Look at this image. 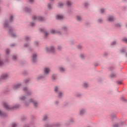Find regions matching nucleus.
<instances>
[{
  "label": "nucleus",
  "instance_id": "obj_1",
  "mask_svg": "<svg viewBox=\"0 0 127 127\" xmlns=\"http://www.w3.org/2000/svg\"><path fill=\"white\" fill-rule=\"evenodd\" d=\"M13 15H11L9 21L7 19L5 20L3 25L4 28H8V33L11 34L12 37H13V38H15V37H16V35L13 33V28L9 25V23H11V22L13 21Z\"/></svg>",
  "mask_w": 127,
  "mask_h": 127
},
{
  "label": "nucleus",
  "instance_id": "obj_2",
  "mask_svg": "<svg viewBox=\"0 0 127 127\" xmlns=\"http://www.w3.org/2000/svg\"><path fill=\"white\" fill-rule=\"evenodd\" d=\"M3 106L7 110V111H11V110H16V109H18L19 107H20V105L19 104H16L14 106H10L8 105V103L6 102L3 103Z\"/></svg>",
  "mask_w": 127,
  "mask_h": 127
},
{
  "label": "nucleus",
  "instance_id": "obj_3",
  "mask_svg": "<svg viewBox=\"0 0 127 127\" xmlns=\"http://www.w3.org/2000/svg\"><path fill=\"white\" fill-rule=\"evenodd\" d=\"M29 103H31V104H32L34 109H35L36 110H37L38 109L39 107V103L38 102V101L34 100L33 98H31L29 99Z\"/></svg>",
  "mask_w": 127,
  "mask_h": 127
},
{
  "label": "nucleus",
  "instance_id": "obj_4",
  "mask_svg": "<svg viewBox=\"0 0 127 127\" xmlns=\"http://www.w3.org/2000/svg\"><path fill=\"white\" fill-rule=\"evenodd\" d=\"M60 126H61V124H60V123L50 124L49 123L46 122L44 125V127H60Z\"/></svg>",
  "mask_w": 127,
  "mask_h": 127
},
{
  "label": "nucleus",
  "instance_id": "obj_5",
  "mask_svg": "<svg viewBox=\"0 0 127 127\" xmlns=\"http://www.w3.org/2000/svg\"><path fill=\"white\" fill-rule=\"evenodd\" d=\"M32 19L34 20V21H44L45 19L44 18V17H42L41 16H36L34 15L32 16Z\"/></svg>",
  "mask_w": 127,
  "mask_h": 127
},
{
  "label": "nucleus",
  "instance_id": "obj_6",
  "mask_svg": "<svg viewBox=\"0 0 127 127\" xmlns=\"http://www.w3.org/2000/svg\"><path fill=\"white\" fill-rule=\"evenodd\" d=\"M23 91L27 94L28 96H31L33 94L31 90L28 89L27 87H24L23 88Z\"/></svg>",
  "mask_w": 127,
  "mask_h": 127
},
{
  "label": "nucleus",
  "instance_id": "obj_7",
  "mask_svg": "<svg viewBox=\"0 0 127 127\" xmlns=\"http://www.w3.org/2000/svg\"><path fill=\"white\" fill-rule=\"evenodd\" d=\"M46 51L48 53H54L55 52V48L54 46L46 47Z\"/></svg>",
  "mask_w": 127,
  "mask_h": 127
},
{
  "label": "nucleus",
  "instance_id": "obj_8",
  "mask_svg": "<svg viewBox=\"0 0 127 127\" xmlns=\"http://www.w3.org/2000/svg\"><path fill=\"white\" fill-rule=\"evenodd\" d=\"M47 76L44 74H40L38 75L36 78L37 81H40V80H46Z\"/></svg>",
  "mask_w": 127,
  "mask_h": 127
},
{
  "label": "nucleus",
  "instance_id": "obj_9",
  "mask_svg": "<svg viewBox=\"0 0 127 127\" xmlns=\"http://www.w3.org/2000/svg\"><path fill=\"white\" fill-rule=\"evenodd\" d=\"M37 57H38L37 54L34 53L32 54L31 59L32 63H36V62H37Z\"/></svg>",
  "mask_w": 127,
  "mask_h": 127
},
{
  "label": "nucleus",
  "instance_id": "obj_10",
  "mask_svg": "<svg viewBox=\"0 0 127 127\" xmlns=\"http://www.w3.org/2000/svg\"><path fill=\"white\" fill-rule=\"evenodd\" d=\"M9 76V74L8 73H3L0 77V83L2 81V80H5L7 79Z\"/></svg>",
  "mask_w": 127,
  "mask_h": 127
},
{
  "label": "nucleus",
  "instance_id": "obj_11",
  "mask_svg": "<svg viewBox=\"0 0 127 127\" xmlns=\"http://www.w3.org/2000/svg\"><path fill=\"white\" fill-rule=\"evenodd\" d=\"M107 20L108 22H113L115 20V16L114 15H110L108 16Z\"/></svg>",
  "mask_w": 127,
  "mask_h": 127
},
{
  "label": "nucleus",
  "instance_id": "obj_12",
  "mask_svg": "<svg viewBox=\"0 0 127 127\" xmlns=\"http://www.w3.org/2000/svg\"><path fill=\"white\" fill-rule=\"evenodd\" d=\"M87 112V110L85 108L81 109L79 111V116H81V117L84 116L85 114H86Z\"/></svg>",
  "mask_w": 127,
  "mask_h": 127
},
{
  "label": "nucleus",
  "instance_id": "obj_13",
  "mask_svg": "<svg viewBox=\"0 0 127 127\" xmlns=\"http://www.w3.org/2000/svg\"><path fill=\"white\" fill-rule=\"evenodd\" d=\"M40 31L41 32H44L45 37H47L49 34V33H48V32H47V30H46V29L45 28L40 29Z\"/></svg>",
  "mask_w": 127,
  "mask_h": 127
},
{
  "label": "nucleus",
  "instance_id": "obj_14",
  "mask_svg": "<svg viewBox=\"0 0 127 127\" xmlns=\"http://www.w3.org/2000/svg\"><path fill=\"white\" fill-rule=\"evenodd\" d=\"M50 72V68L48 67H46L45 68L44 70V75H45V76H47V75L49 74Z\"/></svg>",
  "mask_w": 127,
  "mask_h": 127
},
{
  "label": "nucleus",
  "instance_id": "obj_15",
  "mask_svg": "<svg viewBox=\"0 0 127 127\" xmlns=\"http://www.w3.org/2000/svg\"><path fill=\"white\" fill-rule=\"evenodd\" d=\"M21 87V83H19L13 86V90H18Z\"/></svg>",
  "mask_w": 127,
  "mask_h": 127
},
{
  "label": "nucleus",
  "instance_id": "obj_16",
  "mask_svg": "<svg viewBox=\"0 0 127 127\" xmlns=\"http://www.w3.org/2000/svg\"><path fill=\"white\" fill-rule=\"evenodd\" d=\"M59 71L61 72V73H65L66 71V69H65V67L63 66H60L59 67Z\"/></svg>",
  "mask_w": 127,
  "mask_h": 127
},
{
  "label": "nucleus",
  "instance_id": "obj_17",
  "mask_svg": "<svg viewBox=\"0 0 127 127\" xmlns=\"http://www.w3.org/2000/svg\"><path fill=\"white\" fill-rule=\"evenodd\" d=\"M89 83L87 82H84L82 84V87L84 89H88L89 88Z\"/></svg>",
  "mask_w": 127,
  "mask_h": 127
},
{
  "label": "nucleus",
  "instance_id": "obj_18",
  "mask_svg": "<svg viewBox=\"0 0 127 127\" xmlns=\"http://www.w3.org/2000/svg\"><path fill=\"white\" fill-rule=\"evenodd\" d=\"M0 117H1V118H5V117H7V114L0 110Z\"/></svg>",
  "mask_w": 127,
  "mask_h": 127
},
{
  "label": "nucleus",
  "instance_id": "obj_19",
  "mask_svg": "<svg viewBox=\"0 0 127 127\" xmlns=\"http://www.w3.org/2000/svg\"><path fill=\"white\" fill-rule=\"evenodd\" d=\"M61 29L64 31H67L68 30V26L67 25H63L62 26Z\"/></svg>",
  "mask_w": 127,
  "mask_h": 127
},
{
  "label": "nucleus",
  "instance_id": "obj_20",
  "mask_svg": "<svg viewBox=\"0 0 127 127\" xmlns=\"http://www.w3.org/2000/svg\"><path fill=\"white\" fill-rule=\"evenodd\" d=\"M125 124V122H121L119 124H116L113 126V127H121Z\"/></svg>",
  "mask_w": 127,
  "mask_h": 127
},
{
  "label": "nucleus",
  "instance_id": "obj_21",
  "mask_svg": "<svg viewBox=\"0 0 127 127\" xmlns=\"http://www.w3.org/2000/svg\"><path fill=\"white\" fill-rule=\"evenodd\" d=\"M64 6V2L62 1L59 2L58 4V7H59V8H62V7H63Z\"/></svg>",
  "mask_w": 127,
  "mask_h": 127
},
{
  "label": "nucleus",
  "instance_id": "obj_22",
  "mask_svg": "<svg viewBox=\"0 0 127 127\" xmlns=\"http://www.w3.org/2000/svg\"><path fill=\"white\" fill-rule=\"evenodd\" d=\"M48 119H49L48 115L45 114L43 116L42 121L43 122H46Z\"/></svg>",
  "mask_w": 127,
  "mask_h": 127
},
{
  "label": "nucleus",
  "instance_id": "obj_23",
  "mask_svg": "<svg viewBox=\"0 0 127 127\" xmlns=\"http://www.w3.org/2000/svg\"><path fill=\"white\" fill-rule=\"evenodd\" d=\"M60 91V86H55L54 88V91L56 93H58V92Z\"/></svg>",
  "mask_w": 127,
  "mask_h": 127
},
{
  "label": "nucleus",
  "instance_id": "obj_24",
  "mask_svg": "<svg viewBox=\"0 0 127 127\" xmlns=\"http://www.w3.org/2000/svg\"><path fill=\"white\" fill-rule=\"evenodd\" d=\"M11 59L12 60H13V61H17V56H16V55H12Z\"/></svg>",
  "mask_w": 127,
  "mask_h": 127
},
{
  "label": "nucleus",
  "instance_id": "obj_25",
  "mask_svg": "<svg viewBox=\"0 0 127 127\" xmlns=\"http://www.w3.org/2000/svg\"><path fill=\"white\" fill-rule=\"evenodd\" d=\"M68 124H75V119H74V118H70L68 120Z\"/></svg>",
  "mask_w": 127,
  "mask_h": 127
},
{
  "label": "nucleus",
  "instance_id": "obj_26",
  "mask_svg": "<svg viewBox=\"0 0 127 127\" xmlns=\"http://www.w3.org/2000/svg\"><path fill=\"white\" fill-rule=\"evenodd\" d=\"M111 118L112 119V122H114L115 119H117V115L115 114H111Z\"/></svg>",
  "mask_w": 127,
  "mask_h": 127
},
{
  "label": "nucleus",
  "instance_id": "obj_27",
  "mask_svg": "<svg viewBox=\"0 0 127 127\" xmlns=\"http://www.w3.org/2000/svg\"><path fill=\"white\" fill-rule=\"evenodd\" d=\"M52 79L53 81H56V80H57V75L56 74H52Z\"/></svg>",
  "mask_w": 127,
  "mask_h": 127
},
{
  "label": "nucleus",
  "instance_id": "obj_28",
  "mask_svg": "<svg viewBox=\"0 0 127 127\" xmlns=\"http://www.w3.org/2000/svg\"><path fill=\"white\" fill-rule=\"evenodd\" d=\"M23 9L25 12H30V11H31V9L30 8H28V7H24Z\"/></svg>",
  "mask_w": 127,
  "mask_h": 127
},
{
  "label": "nucleus",
  "instance_id": "obj_29",
  "mask_svg": "<svg viewBox=\"0 0 127 127\" xmlns=\"http://www.w3.org/2000/svg\"><path fill=\"white\" fill-rule=\"evenodd\" d=\"M120 52H121V53H125V56H126V57H127V50H126V49H125V48L122 49L120 51Z\"/></svg>",
  "mask_w": 127,
  "mask_h": 127
},
{
  "label": "nucleus",
  "instance_id": "obj_30",
  "mask_svg": "<svg viewBox=\"0 0 127 127\" xmlns=\"http://www.w3.org/2000/svg\"><path fill=\"white\" fill-rule=\"evenodd\" d=\"M56 34H58V35H62L63 33H62V31H61V30H56Z\"/></svg>",
  "mask_w": 127,
  "mask_h": 127
},
{
  "label": "nucleus",
  "instance_id": "obj_31",
  "mask_svg": "<svg viewBox=\"0 0 127 127\" xmlns=\"http://www.w3.org/2000/svg\"><path fill=\"white\" fill-rule=\"evenodd\" d=\"M63 15H57V19L58 20H61V19H63Z\"/></svg>",
  "mask_w": 127,
  "mask_h": 127
},
{
  "label": "nucleus",
  "instance_id": "obj_32",
  "mask_svg": "<svg viewBox=\"0 0 127 127\" xmlns=\"http://www.w3.org/2000/svg\"><path fill=\"white\" fill-rule=\"evenodd\" d=\"M117 76V73L116 72H112L110 75V78H115Z\"/></svg>",
  "mask_w": 127,
  "mask_h": 127
},
{
  "label": "nucleus",
  "instance_id": "obj_33",
  "mask_svg": "<svg viewBox=\"0 0 127 127\" xmlns=\"http://www.w3.org/2000/svg\"><path fill=\"white\" fill-rule=\"evenodd\" d=\"M58 97L59 98V99H62V98L63 97V92H60L58 93Z\"/></svg>",
  "mask_w": 127,
  "mask_h": 127
},
{
  "label": "nucleus",
  "instance_id": "obj_34",
  "mask_svg": "<svg viewBox=\"0 0 127 127\" xmlns=\"http://www.w3.org/2000/svg\"><path fill=\"white\" fill-rule=\"evenodd\" d=\"M122 25H123L122 23H118L115 24L116 27H118V28H121L122 27Z\"/></svg>",
  "mask_w": 127,
  "mask_h": 127
},
{
  "label": "nucleus",
  "instance_id": "obj_35",
  "mask_svg": "<svg viewBox=\"0 0 127 127\" xmlns=\"http://www.w3.org/2000/svg\"><path fill=\"white\" fill-rule=\"evenodd\" d=\"M66 5L69 7V6H71V5H72V1H70V0H67L66 1Z\"/></svg>",
  "mask_w": 127,
  "mask_h": 127
},
{
  "label": "nucleus",
  "instance_id": "obj_36",
  "mask_svg": "<svg viewBox=\"0 0 127 127\" xmlns=\"http://www.w3.org/2000/svg\"><path fill=\"white\" fill-rule=\"evenodd\" d=\"M76 19L77 20V21H82V17H81L80 16H76Z\"/></svg>",
  "mask_w": 127,
  "mask_h": 127
},
{
  "label": "nucleus",
  "instance_id": "obj_37",
  "mask_svg": "<svg viewBox=\"0 0 127 127\" xmlns=\"http://www.w3.org/2000/svg\"><path fill=\"white\" fill-rule=\"evenodd\" d=\"M75 96H76L77 98H80V97H82V93H81L80 92H77L75 94Z\"/></svg>",
  "mask_w": 127,
  "mask_h": 127
},
{
  "label": "nucleus",
  "instance_id": "obj_38",
  "mask_svg": "<svg viewBox=\"0 0 127 127\" xmlns=\"http://www.w3.org/2000/svg\"><path fill=\"white\" fill-rule=\"evenodd\" d=\"M97 22L100 24L103 23V18H99L97 20Z\"/></svg>",
  "mask_w": 127,
  "mask_h": 127
},
{
  "label": "nucleus",
  "instance_id": "obj_39",
  "mask_svg": "<svg viewBox=\"0 0 127 127\" xmlns=\"http://www.w3.org/2000/svg\"><path fill=\"white\" fill-rule=\"evenodd\" d=\"M29 102H27V101H25L24 102V106H25V107H28V106H29Z\"/></svg>",
  "mask_w": 127,
  "mask_h": 127
},
{
  "label": "nucleus",
  "instance_id": "obj_40",
  "mask_svg": "<svg viewBox=\"0 0 127 127\" xmlns=\"http://www.w3.org/2000/svg\"><path fill=\"white\" fill-rule=\"evenodd\" d=\"M48 8L50 10L52 9V4H51V3H48Z\"/></svg>",
  "mask_w": 127,
  "mask_h": 127
},
{
  "label": "nucleus",
  "instance_id": "obj_41",
  "mask_svg": "<svg viewBox=\"0 0 127 127\" xmlns=\"http://www.w3.org/2000/svg\"><path fill=\"white\" fill-rule=\"evenodd\" d=\"M105 12H106L105 9L102 8L100 9V13H101V14H104V13H105Z\"/></svg>",
  "mask_w": 127,
  "mask_h": 127
},
{
  "label": "nucleus",
  "instance_id": "obj_42",
  "mask_svg": "<svg viewBox=\"0 0 127 127\" xmlns=\"http://www.w3.org/2000/svg\"><path fill=\"white\" fill-rule=\"evenodd\" d=\"M115 68L116 67L115 66H110L108 68V69L109 70V71H113V70H115Z\"/></svg>",
  "mask_w": 127,
  "mask_h": 127
},
{
  "label": "nucleus",
  "instance_id": "obj_43",
  "mask_svg": "<svg viewBox=\"0 0 127 127\" xmlns=\"http://www.w3.org/2000/svg\"><path fill=\"white\" fill-rule=\"evenodd\" d=\"M89 5H90V4H89V2H85L84 3V5L85 7H86V8H87L88 6H89Z\"/></svg>",
  "mask_w": 127,
  "mask_h": 127
},
{
  "label": "nucleus",
  "instance_id": "obj_44",
  "mask_svg": "<svg viewBox=\"0 0 127 127\" xmlns=\"http://www.w3.org/2000/svg\"><path fill=\"white\" fill-rule=\"evenodd\" d=\"M34 46L36 47H38V45H39V43L37 41H35L34 43Z\"/></svg>",
  "mask_w": 127,
  "mask_h": 127
},
{
  "label": "nucleus",
  "instance_id": "obj_45",
  "mask_svg": "<svg viewBox=\"0 0 127 127\" xmlns=\"http://www.w3.org/2000/svg\"><path fill=\"white\" fill-rule=\"evenodd\" d=\"M19 99L20 100H21L22 101H24V100H25V99H26V97H25V96H22L21 97H20Z\"/></svg>",
  "mask_w": 127,
  "mask_h": 127
},
{
  "label": "nucleus",
  "instance_id": "obj_46",
  "mask_svg": "<svg viewBox=\"0 0 127 127\" xmlns=\"http://www.w3.org/2000/svg\"><path fill=\"white\" fill-rule=\"evenodd\" d=\"M117 45V41H114L111 44V46H114V45Z\"/></svg>",
  "mask_w": 127,
  "mask_h": 127
},
{
  "label": "nucleus",
  "instance_id": "obj_47",
  "mask_svg": "<svg viewBox=\"0 0 127 127\" xmlns=\"http://www.w3.org/2000/svg\"><path fill=\"white\" fill-rule=\"evenodd\" d=\"M30 26H31L32 27H34V26H35V22H30Z\"/></svg>",
  "mask_w": 127,
  "mask_h": 127
},
{
  "label": "nucleus",
  "instance_id": "obj_48",
  "mask_svg": "<svg viewBox=\"0 0 127 127\" xmlns=\"http://www.w3.org/2000/svg\"><path fill=\"white\" fill-rule=\"evenodd\" d=\"M51 33L52 34H56V31L54 29H52L51 30Z\"/></svg>",
  "mask_w": 127,
  "mask_h": 127
},
{
  "label": "nucleus",
  "instance_id": "obj_49",
  "mask_svg": "<svg viewBox=\"0 0 127 127\" xmlns=\"http://www.w3.org/2000/svg\"><path fill=\"white\" fill-rule=\"evenodd\" d=\"M29 45H30L29 42H27L24 44V47H29Z\"/></svg>",
  "mask_w": 127,
  "mask_h": 127
},
{
  "label": "nucleus",
  "instance_id": "obj_50",
  "mask_svg": "<svg viewBox=\"0 0 127 127\" xmlns=\"http://www.w3.org/2000/svg\"><path fill=\"white\" fill-rule=\"evenodd\" d=\"M9 52H10V50H9V49H7L5 51V53L6 55H8V54H9Z\"/></svg>",
  "mask_w": 127,
  "mask_h": 127
},
{
  "label": "nucleus",
  "instance_id": "obj_51",
  "mask_svg": "<svg viewBox=\"0 0 127 127\" xmlns=\"http://www.w3.org/2000/svg\"><path fill=\"white\" fill-rule=\"evenodd\" d=\"M60 104V101L59 100H56L55 101V105H56L57 106L59 105Z\"/></svg>",
  "mask_w": 127,
  "mask_h": 127
},
{
  "label": "nucleus",
  "instance_id": "obj_52",
  "mask_svg": "<svg viewBox=\"0 0 127 127\" xmlns=\"http://www.w3.org/2000/svg\"><path fill=\"white\" fill-rule=\"evenodd\" d=\"M80 57L81 59H84L85 58V55L83 54H81L80 55Z\"/></svg>",
  "mask_w": 127,
  "mask_h": 127
},
{
  "label": "nucleus",
  "instance_id": "obj_53",
  "mask_svg": "<svg viewBox=\"0 0 127 127\" xmlns=\"http://www.w3.org/2000/svg\"><path fill=\"white\" fill-rule=\"evenodd\" d=\"M29 39H30V37L29 36H26L24 38V40H25V41H28Z\"/></svg>",
  "mask_w": 127,
  "mask_h": 127
},
{
  "label": "nucleus",
  "instance_id": "obj_54",
  "mask_svg": "<svg viewBox=\"0 0 127 127\" xmlns=\"http://www.w3.org/2000/svg\"><path fill=\"white\" fill-rule=\"evenodd\" d=\"M3 65V62L0 59V67Z\"/></svg>",
  "mask_w": 127,
  "mask_h": 127
},
{
  "label": "nucleus",
  "instance_id": "obj_55",
  "mask_svg": "<svg viewBox=\"0 0 127 127\" xmlns=\"http://www.w3.org/2000/svg\"><path fill=\"white\" fill-rule=\"evenodd\" d=\"M28 82H29V79H25L24 80V83H25V84H27V83H28Z\"/></svg>",
  "mask_w": 127,
  "mask_h": 127
},
{
  "label": "nucleus",
  "instance_id": "obj_56",
  "mask_svg": "<svg viewBox=\"0 0 127 127\" xmlns=\"http://www.w3.org/2000/svg\"><path fill=\"white\" fill-rule=\"evenodd\" d=\"M23 127H30V125L29 124H24Z\"/></svg>",
  "mask_w": 127,
  "mask_h": 127
},
{
  "label": "nucleus",
  "instance_id": "obj_57",
  "mask_svg": "<svg viewBox=\"0 0 127 127\" xmlns=\"http://www.w3.org/2000/svg\"><path fill=\"white\" fill-rule=\"evenodd\" d=\"M85 24L86 26H88L91 24V23L90 22H85Z\"/></svg>",
  "mask_w": 127,
  "mask_h": 127
},
{
  "label": "nucleus",
  "instance_id": "obj_58",
  "mask_svg": "<svg viewBox=\"0 0 127 127\" xmlns=\"http://www.w3.org/2000/svg\"><path fill=\"white\" fill-rule=\"evenodd\" d=\"M17 127V125L15 123H13L12 124V127Z\"/></svg>",
  "mask_w": 127,
  "mask_h": 127
},
{
  "label": "nucleus",
  "instance_id": "obj_59",
  "mask_svg": "<svg viewBox=\"0 0 127 127\" xmlns=\"http://www.w3.org/2000/svg\"><path fill=\"white\" fill-rule=\"evenodd\" d=\"M77 49H81L82 48V45H78L77 46Z\"/></svg>",
  "mask_w": 127,
  "mask_h": 127
},
{
  "label": "nucleus",
  "instance_id": "obj_60",
  "mask_svg": "<svg viewBox=\"0 0 127 127\" xmlns=\"http://www.w3.org/2000/svg\"><path fill=\"white\" fill-rule=\"evenodd\" d=\"M121 100H122V101H123V102H127V100L126 99H125V98L124 97H121Z\"/></svg>",
  "mask_w": 127,
  "mask_h": 127
},
{
  "label": "nucleus",
  "instance_id": "obj_61",
  "mask_svg": "<svg viewBox=\"0 0 127 127\" xmlns=\"http://www.w3.org/2000/svg\"><path fill=\"white\" fill-rule=\"evenodd\" d=\"M123 41H124L125 42H126V43H127V39L126 38H124L123 39Z\"/></svg>",
  "mask_w": 127,
  "mask_h": 127
},
{
  "label": "nucleus",
  "instance_id": "obj_62",
  "mask_svg": "<svg viewBox=\"0 0 127 127\" xmlns=\"http://www.w3.org/2000/svg\"><path fill=\"white\" fill-rule=\"evenodd\" d=\"M58 50H61V49H62V46H58Z\"/></svg>",
  "mask_w": 127,
  "mask_h": 127
},
{
  "label": "nucleus",
  "instance_id": "obj_63",
  "mask_svg": "<svg viewBox=\"0 0 127 127\" xmlns=\"http://www.w3.org/2000/svg\"><path fill=\"white\" fill-rule=\"evenodd\" d=\"M33 50V49H32V48L29 47L28 48V51H29V52H32V51Z\"/></svg>",
  "mask_w": 127,
  "mask_h": 127
},
{
  "label": "nucleus",
  "instance_id": "obj_64",
  "mask_svg": "<svg viewBox=\"0 0 127 127\" xmlns=\"http://www.w3.org/2000/svg\"><path fill=\"white\" fill-rule=\"evenodd\" d=\"M28 1L30 3H33L34 2V0H28Z\"/></svg>",
  "mask_w": 127,
  "mask_h": 127
}]
</instances>
